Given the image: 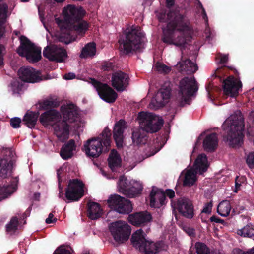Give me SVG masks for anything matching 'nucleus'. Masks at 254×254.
Segmentation results:
<instances>
[{
  "instance_id": "7",
  "label": "nucleus",
  "mask_w": 254,
  "mask_h": 254,
  "mask_svg": "<svg viewBox=\"0 0 254 254\" xmlns=\"http://www.w3.org/2000/svg\"><path fill=\"white\" fill-rule=\"evenodd\" d=\"M131 242L133 247L144 254H156L167 248V246L164 242H155L147 238L146 234L141 229L133 233Z\"/></svg>"
},
{
  "instance_id": "11",
  "label": "nucleus",
  "mask_w": 254,
  "mask_h": 254,
  "mask_svg": "<svg viewBox=\"0 0 254 254\" xmlns=\"http://www.w3.org/2000/svg\"><path fill=\"white\" fill-rule=\"evenodd\" d=\"M109 228L115 241L118 243H123L127 240L131 233L130 226L123 221L110 223Z\"/></svg>"
},
{
  "instance_id": "16",
  "label": "nucleus",
  "mask_w": 254,
  "mask_h": 254,
  "mask_svg": "<svg viewBox=\"0 0 254 254\" xmlns=\"http://www.w3.org/2000/svg\"><path fill=\"white\" fill-rule=\"evenodd\" d=\"M170 88L169 87H161L152 98L149 108L157 109L167 104L170 98Z\"/></svg>"
},
{
  "instance_id": "59",
  "label": "nucleus",
  "mask_w": 254,
  "mask_h": 254,
  "mask_svg": "<svg viewBox=\"0 0 254 254\" xmlns=\"http://www.w3.org/2000/svg\"><path fill=\"white\" fill-rule=\"evenodd\" d=\"M38 10H39V14L40 20H41V22L43 23L45 28L47 30H48L47 28L45 25V22L44 21L43 14L42 13V12H41L39 8L38 9Z\"/></svg>"
},
{
  "instance_id": "57",
  "label": "nucleus",
  "mask_w": 254,
  "mask_h": 254,
  "mask_svg": "<svg viewBox=\"0 0 254 254\" xmlns=\"http://www.w3.org/2000/svg\"><path fill=\"white\" fill-rule=\"evenodd\" d=\"M165 194V195H166L170 198H172L175 195V193L174 191L172 190H166Z\"/></svg>"
},
{
  "instance_id": "62",
  "label": "nucleus",
  "mask_w": 254,
  "mask_h": 254,
  "mask_svg": "<svg viewBox=\"0 0 254 254\" xmlns=\"http://www.w3.org/2000/svg\"><path fill=\"white\" fill-rule=\"evenodd\" d=\"M168 7L172 6L174 4V0H165Z\"/></svg>"
},
{
  "instance_id": "13",
  "label": "nucleus",
  "mask_w": 254,
  "mask_h": 254,
  "mask_svg": "<svg viewBox=\"0 0 254 254\" xmlns=\"http://www.w3.org/2000/svg\"><path fill=\"white\" fill-rule=\"evenodd\" d=\"M2 153L4 156L0 158V176L5 178L12 171L15 153L11 148H3Z\"/></svg>"
},
{
  "instance_id": "34",
  "label": "nucleus",
  "mask_w": 254,
  "mask_h": 254,
  "mask_svg": "<svg viewBox=\"0 0 254 254\" xmlns=\"http://www.w3.org/2000/svg\"><path fill=\"white\" fill-rule=\"evenodd\" d=\"M127 196L133 197L140 194L142 190V185L140 181L130 180V186L128 188Z\"/></svg>"
},
{
  "instance_id": "50",
  "label": "nucleus",
  "mask_w": 254,
  "mask_h": 254,
  "mask_svg": "<svg viewBox=\"0 0 254 254\" xmlns=\"http://www.w3.org/2000/svg\"><path fill=\"white\" fill-rule=\"evenodd\" d=\"M54 254H71L69 250H67L65 249L64 247H59L55 252Z\"/></svg>"
},
{
  "instance_id": "29",
  "label": "nucleus",
  "mask_w": 254,
  "mask_h": 254,
  "mask_svg": "<svg viewBox=\"0 0 254 254\" xmlns=\"http://www.w3.org/2000/svg\"><path fill=\"white\" fill-rule=\"evenodd\" d=\"M108 161L109 167L113 172L117 171L121 167V157L120 154L115 149L111 151Z\"/></svg>"
},
{
  "instance_id": "55",
  "label": "nucleus",
  "mask_w": 254,
  "mask_h": 254,
  "mask_svg": "<svg viewBox=\"0 0 254 254\" xmlns=\"http://www.w3.org/2000/svg\"><path fill=\"white\" fill-rule=\"evenodd\" d=\"M76 77L75 74L73 72H69L68 73L65 74L64 78L65 80H72L75 79Z\"/></svg>"
},
{
  "instance_id": "15",
  "label": "nucleus",
  "mask_w": 254,
  "mask_h": 254,
  "mask_svg": "<svg viewBox=\"0 0 254 254\" xmlns=\"http://www.w3.org/2000/svg\"><path fill=\"white\" fill-rule=\"evenodd\" d=\"M91 82L101 99L108 103L115 102L117 94L111 87L95 79H92Z\"/></svg>"
},
{
  "instance_id": "5",
  "label": "nucleus",
  "mask_w": 254,
  "mask_h": 254,
  "mask_svg": "<svg viewBox=\"0 0 254 254\" xmlns=\"http://www.w3.org/2000/svg\"><path fill=\"white\" fill-rule=\"evenodd\" d=\"M226 134L225 140L232 147L240 146L243 142L244 119L240 112L231 115L222 126Z\"/></svg>"
},
{
  "instance_id": "14",
  "label": "nucleus",
  "mask_w": 254,
  "mask_h": 254,
  "mask_svg": "<svg viewBox=\"0 0 254 254\" xmlns=\"http://www.w3.org/2000/svg\"><path fill=\"white\" fill-rule=\"evenodd\" d=\"M84 186L81 181L77 179L70 181L65 193L68 202L78 201L84 195Z\"/></svg>"
},
{
  "instance_id": "1",
  "label": "nucleus",
  "mask_w": 254,
  "mask_h": 254,
  "mask_svg": "<svg viewBox=\"0 0 254 254\" xmlns=\"http://www.w3.org/2000/svg\"><path fill=\"white\" fill-rule=\"evenodd\" d=\"M160 22L167 23L162 28V41L167 44L184 47L192 38L193 30L187 17L179 13L170 12L167 14L163 10L156 11Z\"/></svg>"
},
{
  "instance_id": "48",
  "label": "nucleus",
  "mask_w": 254,
  "mask_h": 254,
  "mask_svg": "<svg viewBox=\"0 0 254 254\" xmlns=\"http://www.w3.org/2000/svg\"><path fill=\"white\" fill-rule=\"evenodd\" d=\"M183 230L190 237H193L195 235L194 229L188 226H184Z\"/></svg>"
},
{
  "instance_id": "20",
  "label": "nucleus",
  "mask_w": 254,
  "mask_h": 254,
  "mask_svg": "<svg viewBox=\"0 0 254 254\" xmlns=\"http://www.w3.org/2000/svg\"><path fill=\"white\" fill-rule=\"evenodd\" d=\"M172 207L178 211L184 217L188 218L193 217V208L191 201L186 198H180L177 202L172 201Z\"/></svg>"
},
{
  "instance_id": "25",
  "label": "nucleus",
  "mask_w": 254,
  "mask_h": 254,
  "mask_svg": "<svg viewBox=\"0 0 254 254\" xmlns=\"http://www.w3.org/2000/svg\"><path fill=\"white\" fill-rule=\"evenodd\" d=\"M150 206L154 208H160L165 203V194L157 188L153 187L150 193Z\"/></svg>"
},
{
  "instance_id": "47",
  "label": "nucleus",
  "mask_w": 254,
  "mask_h": 254,
  "mask_svg": "<svg viewBox=\"0 0 254 254\" xmlns=\"http://www.w3.org/2000/svg\"><path fill=\"white\" fill-rule=\"evenodd\" d=\"M246 162L250 168H254V152H251L249 154Z\"/></svg>"
},
{
  "instance_id": "26",
  "label": "nucleus",
  "mask_w": 254,
  "mask_h": 254,
  "mask_svg": "<svg viewBox=\"0 0 254 254\" xmlns=\"http://www.w3.org/2000/svg\"><path fill=\"white\" fill-rule=\"evenodd\" d=\"M127 127L126 122L121 120L117 122L114 128V138L118 147H122L124 144V130Z\"/></svg>"
},
{
  "instance_id": "64",
  "label": "nucleus",
  "mask_w": 254,
  "mask_h": 254,
  "mask_svg": "<svg viewBox=\"0 0 254 254\" xmlns=\"http://www.w3.org/2000/svg\"><path fill=\"white\" fill-rule=\"evenodd\" d=\"M239 187H240V185L236 183V189H235V190H234V191L235 192H237L238 188H239Z\"/></svg>"
},
{
  "instance_id": "3",
  "label": "nucleus",
  "mask_w": 254,
  "mask_h": 254,
  "mask_svg": "<svg viewBox=\"0 0 254 254\" xmlns=\"http://www.w3.org/2000/svg\"><path fill=\"white\" fill-rule=\"evenodd\" d=\"M61 111L63 120L61 119L53 127L54 133L58 139L61 141L67 139L69 135V125L74 124L73 127L78 129L83 125V121L79 115L77 107L73 104L62 105Z\"/></svg>"
},
{
  "instance_id": "61",
  "label": "nucleus",
  "mask_w": 254,
  "mask_h": 254,
  "mask_svg": "<svg viewBox=\"0 0 254 254\" xmlns=\"http://www.w3.org/2000/svg\"><path fill=\"white\" fill-rule=\"evenodd\" d=\"M244 254H254V247L247 251H244Z\"/></svg>"
},
{
  "instance_id": "37",
  "label": "nucleus",
  "mask_w": 254,
  "mask_h": 254,
  "mask_svg": "<svg viewBox=\"0 0 254 254\" xmlns=\"http://www.w3.org/2000/svg\"><path fill=\"white\" fill-rule=\"evenodd\" d=\"M130 180H127L124 176H121L117 183V187L119 192L127 196Z\"/></svg>"
},
{
  "instance_id": "19",
  "label": "nucleus",
  "mask_w": 254,
  "mask_h": 254,
  "mask_svg": "<svg viewBox=\"0 0 254 254\" xmlns=\"http://www.w3.org/2000/svg\"><path fill=\"white\" fill-rule=\"evenodd\" d=\"M241 81L233 76L228 77L223 82V91L225 95L232 97L237 96L242 91Z\"/></svg>"
},
{
  "instance_id": "23",
  "label": "nucleus",
  "mask_w": 254,
  "mask_h": 254,
  "mask_svg": "<svg viewBox=\"0 0 254 254\" xmlns=\"http://www.w3.org/2000/svg\"><path fill=\"white\" fill-rule=\"evenodd\" d=\"M112 86L118 91L124 90L128 83V75L122 71H118L113 74L112 77Z\"/></svg>"
},
{
  "instance_id": "24",
  "label": "nucleus",
  "mask_w": 254,
  "mask_h": 254,
  "mask_svg": "<svg viewBox=\"0 0 254 254\" xmlns=\"http://www.w3.org/2000/svg\"><path fill=\"white\" fill-rule=\"evenodd\" d=\"M197 171L193 168H188L183 170L180 176L184 186L190 187L193 186L198 179Z\"/></svg>"
},
{
  "instance_id": "44",
  "label": "nucleus",
  "mask_w": 254,
  "mask_h": 254,
  "mask_svg": "<svg viewBox=\"0 0 254 254\" xmlns=\"http://www.w3.org/2000/svg\"><path fill=\"white\" fill-rule=\"evenodd\" d=\"M153 68L155 71L160 73H167L171 71V67L160 62H157Z\"/></svg>"
},
{
  "instance_id": "63",
  "label": "nucleus",
  "mask_w": 254,
  "mask_h": 254,
  "mask_svg": "<svg viewBox=\"0 0 254 254\" xmlns=\"http://www.w3.org/2000/svg\"><path fill=\"white\" fill-rule=\"evenodd\" d=\"M159 150V149H157V150H156L154 152H152V153H150L148 154H146V157H149V156H151L152 155H154L156 153H157L158 151Z\"/></svg>"
},
{
  "instance_id": "60",
  "label": "nucleus",
  "mask_w": 254,
  "mask_h": 254,
  "mask_svg": "<svg viewBox=\"0 0 254 254\" xmlns=\"http://www.w3.org/2000/svg\"><path fill=\"white\" fill-rule=\"evenodd\" d=\"M249 119L250 121H251L252 123H254V111H252L250 113Z\"/></svg>"
},
{
  "instance_id": "4",
  "label": "nucleus",
  "mask_w": 254,
  "mask_h": 254,
  "mask_svg": "<svg viewBox=\"0 0 254 254\" xmlns=\"http://www.w3.org/2000/svg\"><path fill=\"white\" fill-rule=\"evenodd\" d=\"M137 119L141 128L133 129L131 136L133 143L137 145L145 143L146 136L144 131L150 133L157 132L163 124L161 117L151 113L140 112Z\"/></svg>"
},
{
  "instance_id": "22",
  "label": "nucleus",
  "mask_w": 254,
  "mask_h": 254,
  "mask_svg": "<svg viewBox=\"0 0 254 254\" xmlns=\"http://www.w3.org/2000/svg\"><path fill=\"white\" fill-rule=\"evenodd\" d=\"M62 117L60 113L55 110H50L42 114L39 118L40 122L46 127H54Z\"/></svg>"
},
{
  "instance_id": "40",
  "label": "nucleus",
  "mask_w": 254,
  "mask_h": 254,
  "mask_svg": "<svg viewBox=\"0 0 254 254\" xmlns=\"http://www.w3.org/2000/svg\"><path fill=\"white\" fill-rule=\"evenodd\" d=\"M24 83L19 79H14L10 85V90L13 94H19L24 88Z\"/></svg>"
},
{
  "instance_id": "38",
  "label": "nucleus",
  "mask_w": 254,
  "mask_h": 254,
  "mask_svg": "<svg viewBox=\"0 0 254 254\" xmlns=\"http://www.w3.org/2000/svg\"><path fill=\"white\" fill-rule=\"evenodd\" d=\"M231 210L230 203L228 200L221 202L218 206L217 212L222 216L226 217L230 214Z\"/></svg>"
},
{
  "instance_id": "54",
  "label": "nucleus",
  "mask_w": 254,
  "mask_h": 254,
  "mask_svg": "<svg viewBox=\"0 0 254 254\" xmlns=\"http://www.w3.org/2000/svg\"><path fill=\"white\" fill-rule=\"evenodd\" d=\"M218 59H220L219 63L221 64L225 63L228 60V55H219L217 57Z\"/></svg>"
},
{
  "instance_id": "51",
  "label": "nucleus",
  "mask_w": 254,
  "mask_h": 254,
  "mask_svg": "<svg viewBox=\"0 0 254 254\" xmlns=\"http://www.w3.org/2000/svg\"><path fill=\"white\" fill-rule=\"evenodd\" d=\"M212 207V203L211 202L206 203L202 211V212L206 214H209L211 212Z\"/></svg>"
},
{
  "instance_id": "36",
  "label": "nucleus",
  "mask_w": 254,
  "mask_h": 254,
  "mask_svg": "<svg viewBox=\"0 0 254 254\" xmlns=\"http://www.w3.org/2000/svg\"><path fill=\"white\" fill-rule=\"evenodd\" d=\"M16 188L15 183H12L10 185L0 186V201L8 197L16 190Z\"/></svg>"
},
{
  "instance_id": "52",
  "label": "nucleus",
  "mask_w": 254,
  "mask_h": 254,
  "mask_svg": "<svg viewBox=\"0 0 254 254\" xmlns=\"http://www.w3.org/2000/svg\"><path fill=\"white\" fill-rule=\"evenodd\" d=\"M51 104V102L50 101H44L42 103H40L39 108L44 110L48 109L50 107Z\"/></svg>"
},
{
  "instance_id": "28",
  "label": "nucleus",
  "mask_w": 254,
  "mask_h": 254,
  "mask_svg": "<svg viewBox=\"0 0 254 254\" xmlns=\"http://www.w3.org/2000/svg\"><path fill=\"white\" fill-rule=\"evenodd\" d=\"M209 164L206 155L201 154L196 158L192 168L201 175L207 170Z\"/></svg>"
},
{
  "instance_id": "9",
  "label": "nucleus",
  "mask_w": 254,
  "mask_h": 254,
  "mask_svg": "<svg viewBox=\"0 0 254 254\" xmlns=\"http://www.w3.org/2000/svg\"><path fill=\"white\" fill-rule=\"evenodd\" d=\"M196 82L193 77H185L179 82L176 98L181 105L190 103L191 97L197 91Z\"/></svg>"
},
{
  "instance_id": "58",
  "label": "nucleus",
  "mask_w": 254,
  "mask_h": 254,
  "mask_svg": "<svg viewBox=\"0 0 254 254\" xmlns=\"http://www.w3.org/2000/svg\"><path fill=\"white\" fill-rule=\"evenodd\" d=\"M244 251L240 249H234L232 252V254H244Z\"/></svg>"
},
{
  "instance_id": "6",
  "label": "nucleus",
  "mask_w": 254,
  "mask_h": 254,
  "mask_svg": "<svg viewBox=\"0 0 254 254\" xmlns=\"http://www.w3.org/2000/svg\"><path fill=\"white\" fill-rule=\"evenodd\" d=\"M143 39L144 33L140 28L133 26L126 29L125 37H121L119 39V48L126 54L139 51L143 46Z\"/></svg>"
},
{
  "instance_id": "10",
  "label": "nucleus",
  "mask_w": 254,
  "mask_h": 254,
  "mask_svg": "<svg viewBox=\"0 0 254 254\" xmlns=\"http://www.w3.org/2000/svg\"><path fill=\"white\" fill-rule=\"evenodd\" d=\"M20 45L17 49V53L24 57L30 62L35 63L41 58V49L32 43L25 36L20 38Z\"/></svg>"
},
{
  "instance_id": "27",
  "label": "nucleus",
  "mask_w": 254,
  "mask_h": 254,
  "mask_svg": "<svg viewBox=\"0 0 254 254\" xmlns=\"http://www.w3.org/2000/svg\"><path fill=\"white\" fill-rule=\"evenodd\" d=\"M12 11V8L5 2H0V37L3 33V24L9 17Z\"/></svg>"
},
{
  "instance_id": "39",
  "label": "nucleus",
  "mask_w": 254,
  "mask_h": 254,
  "mask_svg": "<svg viewBox=\"0 0 254 254\" xmlns=\"http://www.w3.org/2000/svg\"><path fill=\"white\" fill-rule=\"evenodd\" d=\"M38 117V113L28 112L24 117L23 121L29 128L34 127Z\"/></svg>"
},
{
  "instance_id": "41",
  "label": "nucleus",
  "mask_w": 254,
  "mask_h": 254,
  "mask_svg": "<svg viewBox=\"0 0 254 254\" xmlns=\"http://www.w3.org/2000/svg\"><path fill=\"white\" fill-rule=\"evenodd\" d=\"M195 249L197 254H211L209 249L204 243L197 242L195 244L194 248H191L190 249V254H195L192 253V250Z\"/></svg>"
},
{
  "instance_id": "21",
  "label": "nucleus",
  "mask_w": 254,
  "mask_h": 254,
  "mask_svg": "<svg viewBox=\"0 0 254 254\" xmlns=\"http://www.w3.org/2000/svg\"><path fill=\"white\" fill-rule=\"evenodd\" d=\"M152 220L151 214L147 211L135 213L128 217V222L136 226H143Z\"/></svg>"
},
{
  "instance_id": "49",
  "label": "nucleus",
  "mask_w": 254,
  "mask_h": 254,
  "mask_svg": "<svg viewBox=\"0 0 254 254\" xmlns=\"http://www.w3.org/2000/svg\"><path fill=\"white\" fill-rule=\"evenodd\" d=\"M65 169V166H63L62 167H61L60 169H59L57 170V177H58V181H59V190H60L59 197H61L62 195H63V194L61 192L62 188H61V186L60 184V175L62 173V172L63 171H64Z\"/></svg>"
},
{
  "instance_id": "17",
  "label": "nucleus",
  "mask_w": 254,
  "mask_h": 254,
  "mask_svg": "<svg viewBox=\"0 0 254 254\" xmlns=\"http://www.w3.org/2000/svg\"><path fill=\"white\" fill-rule=\"evenodd\" d=\"M43 55L50 61L63 62L67 57L66 50L57 45L47 46L43 51Z\"/></svg>"
},
{
  "instance_id": "2",
  "label": "nucleus",
  "mask_w": 254,
  "mask_h": 254,
  "mask_svg": "<svg viewBox=\"0 0 254 254\" xmlns=\"http://www.w3.org/2000/svg\"><path fill=\"white\" fill-rule=\"evenodd\" d=\"M85 14V10L79 6L69 4L63 8L62 15L64 20L55 18L60 30L56 36L60 41L67 44L75 40V38L71 35L73 31L81 35L85 33L89 24L86 21L81 20Z\"/></svg>"
},
{
  "instance_id": "45",
  "label": "nucleus",
  "mask_w": 254,
  "mask_h": 254,
  "mask_svg": "<svg viewBox=\"0 0 254 254\" xmlns=\"http://www.w3.org/2000/svg\"><path fill=\"white\" fill-rule=\"evenodd\" d=\"M196 12L200 14V16H202L203 19L205 20L206 23L208 22V17L207 16L206 12L202 6L201 2L197 0V3L196 4Z\"/></svg>"
},
{
  "instance_id": "56",
  "label": "nucleus",
  "mask_w": 254,
  "mask_h": 254,
  "mask_svg": "<svg viewBox=\"0 0 254 254\" xmlns=\"http://www.w3.org/2000/svg\"><path fill=\"white\" fill-rule=\"evenodd\" d=\"M4 50V47L3 46L0 45V65H1L3 63Z\"/></svg>"
},
{
  "instance_id": "46",
  "label": "nucleus",
  "mask_w": 254,
  "mask_h": 254,
  "mask_svg": "<svg viewBox=\"0 0 254 254\" xmlns=\"http://www.w3.org/2000/svg\"><path fill=\"white\" fill-rule=\"evenodd\" d=\"M21 122L20 118L18 117H14L10 119V123L11 127L14 128H17L20 127Z\"/></svg>"
},
{
  "instance_id": "32",
  "label": "nucleus",
  "mask_w": 254,
  "mask_h": 254,
  "mask_svg": "<svg viewBox=\"0 0 254 254\" xmlns=\"http://www.w3.org/2000/svg\"><path fill=\"white\" fill-rule=\"evenodd\" d=\"M75 149V141L73 140H70L62 148L60 155L62 158L68 159L73 156Z\"/></svg>"
},
{
  "instance_id": "33",
  "label": "nucleus",
  "mask_w": 254,
  "mask_h": 254,
  "mask_svg": "<svg viewBox=\"0 0 254 254\" xmlns=\"http://www.w3.org/2000/svg\"><path fill=\"white\" fill-rule=\"evenodd\" d=\"M218 145V138L216 133H211L206 136L203 141L204 149L207 151L215 149Z\"/></svg>"
},
{
  "instance_id": "42",
  "label": "nucleus",
  "mask_w": 254,
  "mask_h": 254,
  "mask_svg": "<svg viewBox=\"0 0 254 254\" xmlns=\"http://www.w3.org/2000/svg\"><path fill=\"white\" fill-rule=\"evenodd\" d=\"M238 235L244 237H251L254 235V229L251 225H247L238 230Z\"/></svg>"
},
{
  "instance_id": "31",
  "label": "nucleus",
  "mask_w": 254,
  "mask_h": 254,
  "mask_svg": "<svg viewBox=\"0 0 254 254\" xmlns=\"http://www.w3.org/2000/svg\"><path fill=\"white\" fill-rule=\"evenodd\" d=\"M88 205V215L91 219H97L102 216L103 210L99 204L94 202H90Z\"/></svg>"
},
{
  "instance_id": "12",
  "label": "nucleus",
  "mask_w": 254,
  "mask_h": 254,
  "mask_svg": "<svg viewBox=\"0 0 254 254\" xmlns=\"http://www.w3.org/2000/svg\"><path fill=\"white\" fill-rule=\"evenodd\" d=\"M110 208L122 214H128L132 210V206L130 202L118 195H111L107 200Z\"/></svg>"
},
{
  "instance_id": "18",
  "label": "nucleus",
  "mask_w": 254,
  "mask_h": 254,
  "mask_svg": "<svg viewBox=\"0 0 254 254\" xmlns=\"http://www.w3.org/2000/svg\"><path fill=\"white\" fill-rule=\"evenodd\" d=\"M19 78L23 82L36 83L42 80L43 78L41 73L31 67H22L18 72Z\"/></svg>"
},
{
  "instance_id": "43",
  "label": "nucleus",
  "mask_w": 254,
  "mask_h": 254,
  "mask_svg": "<svg viewBox=\"0 0 254 254\" xmlns=\"http://www.w3.org/2000/svg\"><path fill=\"white\" fill-rule=\"evenodd\" d=\"M18 219L17 217H13L10 222L6 225L7 231L12 234L14 233L18 229Z\"/></svg>"
},
{
  "instance_id": "53",
  "label": "nucleus",
  "mask_w": 254,
  "mask_h": 254,
  "mask_svg": "<svg viewBox=\"0 0 254 254\" xmlns=\"http://www.w3.org/2000/svg\"><path fill=\"white\" fill-rule=\"evenodd\" d=\"M57 218L54 217V215L51 213L49 214L48 217L46 218L45 220V222L47 224H51L55 223L57 221Z\"/></svg>"
},
{
  "instance_id": "8",
  "label": "nucleus",
  "mask_w": 254,
  "mask_h": 254,
  "mask_svg": "<svg viewBox=\"0 0 254 254\" xmlns=\"http://www.w3.org/2000/svg\"><path fill=\"white\" fill-rule=\"evenodd\" d=\"M111 134L108 129H105L102 136L87 140L83 145L86 155L92 158L98 157L103 152L108 151L110 148Z\"/></svg>"
},
{
  "instance_id": "30",
  "label": "nucleus",
  "mask_w": 254,
  "mask_h": 254,
  "mask_svg": "<svg viewBox=\"0 0 254 254\" xmlns=\"http://www.w3.org/2000/svg\"><path fill=\"white\" fill-rule=\"evenodd\" d=\"M177 68L181 71H186L187 73H193L198 69L196 64L189 60L182 59L177 64Z\"/></svg>"
},
{
  "instance_id": "35",
  "label": "nucleus",
  "mask_w": 254,
  "mask_h": 254,
  "mask_svg": "<svg viewBox=\"0 0 254 254\" xmlns=\"http://www.w3.org/2000/svg\"><path fill=\"white\" fill-rule=\"evenodd\" d=\"M96 53V46L94 42H90L82 49L80 57L81 58H88L94 57Z\"/></svg>"
}]
</instances>
